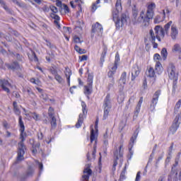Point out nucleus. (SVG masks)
Listing matches in <instances>:
<instances>
[{
    "label": "nucleus",
    "mask_w": 181,
    "mask_h": 181,
    "mask_svg": "<svg viewBox=\"0 0 181 181\" xmlns=\"http://www.w3.org/2000/svg\"><path fill=\"white\" fill-rule=\"evenodd\" d=\"M115 73H117V70L115 69H110L107 72V77L109 79V84H108V88H111L112 87H114V85L115 84V78H114V76L115 75Z\"/></svg>",
    "instance_id": "15"
},
{
    "label": "nucleus",
    "mask_w": 181,
    "mask_h": 181,
    "mask_svg": "<svg viewBox=\"0 0 181 181\" xmlns=\"http://www.w3.org/2000/svg\"><path fill=\"white\" fill-rule=\"evenodd\" d=\"M143 86H144V88H146L148 87V84H147V82H146V78H145L144 80Z\"/></svg>",
    "instance_id": "61"
},
{
    "label": "nucleus",
    "mask_w": 181,
    "mask_h": 181,
    "mask_svg": "<svg viewBox=\"0 0 181 181\" xmlns=\"http://www.w3.org/2000/svg\"><path fill=\"white\" fill-rule=\"evenodd\" d=\"M181 107V99H180L177 103L175 104V108H174V112H178L179 110L180 109Z\"/></svg>",
    "instance_id": "36"
},
{
    "label": "nucleus",
    "mask_w": 181,
    "mask_h": 181,
    "mask_svg": "<svg viewBox=\"0 0 181 181\" xmlns=\"http://www.w3.org/2000/svg\"><path fill=\"white\" fill-rule=\"evenodd\" d=\"M166 19V11L163 10L162 12H159L155 18H154V23H160V22H163Z\"/></svg>",
    "instance_id": "20"
},
{
    "label": "nucleus",
    "mask_w": 181,
    "mask_h": 181,
    "mask_svg": "<svg viewBox=\"0 0 181 181\" xmlns=\"http://www.w3.org/2000/svg\"><path fill=\"white\" fill-rule=\"evenodd\" d=\"M160 54L163 60H166L168 59V49L166 48H163Z\"/></svg>",
    "instance_id": "34"
},
{
    "label": "nucleus",
    "mask_w": 181,
    "mask_h": 181,
    "mask_svg": "<svg viewBox=\"0 0 181 181\" xmlns=\"http://www.w3.org/2000/svg\"><path fill=\"white\" fill-rule=\"evenodd\" d=\"M31 114H32L33 118V119H35V121H39V117H40L39 114H37L35 112Z\"/></svg>",
    "instance_id": "44"
},
{
    "label": "nucleus",
    "mask_w": 181,
    "mask_h": 181,
    "mask_svg": "<svg viewBox=\"0 0 181 181\" xmlns=\"http://www.w3.org/2000/svg\"><path fill=\"white\" fill-rule=\"evenodd\" d=\"M179 165V160H175V164L171 168V175H175V177L173 179V181H177V165Z\"/></svg>",
    "instance_id": "22"
},
{
    "label": "nucleus",
    "mask_w": 181,
    "mask_h": 181,
    "mask_svg": "<svg viewBox=\"0 0 181 181\" xmlns=\"http://www.w3.org/2000/svg\"><path fill=\"white\" fill-rule=\"evenodd\" d=\"M146 12L142 10L140 12L139 17L138 18L139 22L143 23L144 26H149V23L151 19H153L155 16V10L156 9V4L151 2L146 5Z\"/></svg>",
    "instance_id": "2"
},
{
    "label": "nucleus",
    "mask_w": 181,
    "mask_h": 181,
    "mask_svg": "<svg viewBox=\"0 0 181 181\" xmlns=\"http://www.w3.org/2000/svg\"><path fill=\"white\" fill-rule=\"evenodd\" d=\"M146 75L149 78H153V83L156 81V72L153 67L149 66L146 71Z\"/></svg>",
    "instance_id": "21"
},
{
    "label": "nucleus",
    "mask_w": 181,
    "mask_h": 181,
    "mask_svg": "<svg viewBox=\"0 0 181 181\" xmlns=\"http://www.w3.org/2000/svg\"><path fill=\"white\" fill-rule=\"evenodd\" d=\"M6 66L10 70H22V66L19 65L18 62H13L11 64H6Z\"/></svg>",
    "instance_id": "25"
},
{
    "label": "nucleus",
    "mask_w": 181,
    "mask_h": 181,
    "mask_svg": "<svg viewBox=\"0 0 181 181\" xmlns=\"http://www.w3.org/2000/svg\"><path fill=\"white\" fill-rule=\"evenodd\" d=\"M13 94L16 98H21V94H19V92H13Z\"/></svg>",
    "instance_id": "58"
},
{
    "label": "nucleus",
    "mask_w": 181,
    "mask_h": 181,
    "mask_svg": "<svg viewBox=\"0 0 181 181\" xmlns=\"http://www.w3.org/2000/svg\"><path fill=\"white\" fill-rule=\"evenodd\" d=\"M103 139H108V129H106L105 133L103 135Z\"/></svg>",
    "instance_id": "59"
},
{
    "label": "nucleus",
    "mask_w": 181,
    "mask_h": 181,
    "mask_svg": "<svg viewBox=\"0 0 181 181\" xmlns=\"http://www.w3.org/2000/svg\"><path fill=\"white\" fill-rule=\"evenodd\" d=\"M13 111L16 115H19L18 117V125L20 127V139L21 141L18 143V156L17 160H23L25 158L23 156L25 155V151H26V146H25V141H26V137L28 134L25 132V124L23 123V120L22 119V116L21 115V110H19V106L18 105V103L16 101L13 102Z\"/></svg>",
    "instance_id": "1"
},
{
    "label": "nucleus",
    "mask_w": 181,
    "mask_h": 181,
    "mask_svg": "<svg viewBox=\"0 0 181 181\" xmlns=\"http://www.w3.org/2000/svg\"><path fill=\"white\" fill-rule=\"evenodd\" d=\"M112 107V105L111 104V95L110 93H107L103 101V120H105L107 119V118H108V115H110V110H111Z\"/></svg>",
    "instance_id": "6"
},
{
    "label": "nucleus",
    "mask_w": 181,
    "mask_h": 181,
    "mask_svg": "<svg viewBox=\"0 0 181 181\" xmlns=\"http://www.w3.org/2000/svg\"><path fill=\"white\" fill-rule=\"evenodd\" d=\"M179 35V30L177 29V27L175 25H170V36L173 40H176L177 39V36Z\"/></svg>",
    "instance_id": "18"
},
{
    "label": "nucleus",
    "mask_w": 181,
    "mask_h": 181,
    "mask_svg": "<svg viewBox=\"0 0 181 181\" xmlns=\"http://www.w3.org/2000/svg\"><path fill=\"white\" fill-rule=\"evenodd\" d=\"M173 53H181V47L179 44H175L172 48Z\"/></svg>",
    "instance_id": "31"
},
{
    "label": "nucleus",
    "mask_w": 181,
    "mask_h": 181,
    "mask_svg": "<svg viewBox=\"0 0 181 181\" xmlns=\"http://www.w3.org/2000/svg\"><path fill=\"white\" fill-rule=\"evenodd\" d=\"M167 71L168 74V77L170 80H173V90H176V87H177V80H179V74H176V66L173 64H169Z\"/></svg>",
    "instance_id": "5"
},
{
    "label": "nucleus",
    "mask_w": 181,
    "mask_h": 181,
    "mask_svg": "<svg viewBox=\"0 0 181 181\" xmlns=\"http://www.w3.org/2000/svg\"><path fill=\"white\" fill-rule=\"evenodd\" d=\"M57 6H62V1H59V0H57Z\"/></svg>",
    "instance_id": "64"
},
{
    "label": "nucleus",
    "mask_w": 181,
    "mask_h": 181,
    "mask_svg": "<svg viewBox=\"0 0 181 181\" xmlns=\"http://www.w3.org/2000/svg\"><path fill=\"white\" fill-rule=\"evenodd\" d=\"M71 74L73 73L71 72V69L69 68V66L65 67V76L66 78V81L68 83V86H70V78L71 77Z\"/></svg>",
    "instance_id": "28"
},
{
    "label": "nucleus",
    "mask_w": 181,
    "mask_h": 181,
    "mask_svg": "<svg viewBox=\"0 0 181 181\" xmlns=\"http://www.w3.org/2000/svg\"><path fill=\"white\" fill-rule=\"evenodd\" d=\"M64 11L65 13H70V8L67 4H64Z\"/></svg>",
    "instance_id": "49"
},
{
    "label": "nucleus",
    "mask_w": 181,
    "mask_h": 181,
    "mask_svg": "<svg viewBox=\"0 0 181 181\" xmlns=\"http://www.w3.org/2000/svg\"><path fill=\"white\" fill-rule=\"evenodd\" d=\"M119 61H120L119 53L117 52L116 54H115L114 65L112 68H110V69L117 70L118 69V64H119Z\"/></svg>",
    "instance_id": "29"
},
{
    "label": "nucleus",
    "mask_w": 181,
    "mask_h": 181,
    "mask_svg": "<svg viewBox=\"0 0 181 181\" xmlns=\"http://www.w3.org/2000/svg\"><path fill=\"white\" fill-rule=\"evenodd\" d=\"M181 119V114L180 115H177L173 122V124L171 126V127L170 128V134H172L173 135V134H175L176 132V131H177V129H179V127L180 125V122H179V120Z\"/></svg>",
    "instance_id": "13"
},
{
    "label": "nucleus",
    "mask_w": 181,
    "mask_h": 181,
    "mask_svg": "<svg viewBox=\"0 0 181 181\" xmlns=\"http://www.w3.org/2000/svg\"><path fill=\"white\" fill-rule=\"evenodd\" d=\"M98 4H100V0H97L96 3L92 5V8H91L92 12H95V11H97V8H98L97 5H98Z\"/></svg>",
    "instance_id": "40"
},
{
    "label": "nucleus",
    "mask_w": 181,
    "mask_h": 181,
    "mask_svg": "<svg viewBox=\"0 0 181 181\" xmlns=\"http://www.w3.org/2000/svg\"><path fill=\"white\" fill-rule=\"evenodd\" d=\"M81 40L80 39V37H78V36L77 35H74V43H81Z\"/></svg>",
    "instance_id": "45"
},
{
    "label": "nucleus",
    "mask_w": 181,
    "mask_h": 181,
    "mask_svg": "<svg viewBox=\"0 0 181 181\" xmlns=\"http://www.w3.org/2000/svg\"><path fill=\"white\" fill-rule=\"evenodd\" d=\"M141 111V106H138L136 105V109H135V111H134V115L138 117V114H139Z\"/></svg>",
    "instance_id": "48"
},
{
    "label": "nucleus",
    "mask_w": 181,
    "mask_h": 181,
    "mask_svg": "<svg viewBox=\"0 0 181 181\" xmlns=\"http://www.w3.org/2000/svg\"><path fill=\"white\" fill-rule=\"evenodd\" d=\"M159 95H160V91H156L153 95V98L151 100V104L150 105V108H151V110H155V107L158 104V100H159Z\"/></svg>",
    "instance_id": "19"
},
{
    "label": "nucleus",
    "mask_w": 181,
    "mask_h": 181,
    "mask_svg": "<svg viewBox=\"0 0 181 181\" xmlns=\"http://www.w3.org/2000/svg\"><path fill=\"white\" fill-rule=\"evenodd\" d=\"M49 16L52 19H54V23H55V25H59V21H60V16H59L57 14H54V13H50Z\"/></svg>",
    "instance_id": "32"
},
{
    "label": "nucleus",
    "mask_w": 181,
    "mask_h": 181,
    "mask_svg": "<svg viewBox=\"0 0 181 181\" xmlns=\"http://www.w3.org/2000/svg\"><path fill=\"white\" fill-rule=\"evenodd\" d=\"M12 85L9 83V81L6 79H0V87L2 88L3 91L9 94L11 93V90L8 89V87H11Z\"/></svg>",
    "instance_id": "16"
},
{
    "label": "nucleus",
    "mask_w": 181,
    "mask_h": 181,
    "mask_svg": "<svg viewBox=\"0 0 181 181\" xmlns=\"http://www.w3.org/2000/svg\"><path fill=\"white\" fill-rule=\"evenodd\" d=\"M119 83L120 85L122 86V88H124V85L127 84V73L124 71L120 76L119 78Z\"/></svg>",
    "instance_id": "30"
},
{
    "label": "nucleus",
    "mask_w": 181,
    "mask_h": 181,
    "mask_svg": "<svg viewBox=\"0 0 181 181\" xmlns=\"http://www.w3.org/2000/svg\"><path fill=\"white\" fill-rule=\"evenodd\" d=\"M45 42L47 43V46L48 47H49V49H53V48L56 47V46L53 45V44H52V42H50V41L45 40Z\"/></svg>",
    "instance_id": "46"
},
{
    "label": "nucleus",
    "mask_w": 181,
    "mask_h": 181,
    "mask_svg": "<svg viewBox=\"0 0 181 181\" xmlns=\"http://www.w3.org/2000/svg\"><path fill=\"white\" fill-rule=\"evenodd\" d=\"M40 97L44 100V101H47V95L42 93Z\"/></svg>",
    "instance_id": "56"
},
{
    "label": "nucleus",
    "mask_w": 181,
    "mask_h": 181,
    "mask_svg": "<svg viewBox=\"0 0 181 181\" xmlns=\"http://www.w3.org/2000/svg\"><path fill=\"white\" fill-rule=\"evenodd\" d=\"M113 156L115 159L113 160V165L112 169L113 172H115L117 170V165H118V160L119 158H124V141H119V146L114 151Z\"/></svg>",
    "instance_id": "4"
},
{
    "label": "nucleus",
    "mask_w": 181,
    "mask_h": 181,
    "mask_svg": "<svg viewBox=\"0 0 181 181\" xmlns=\"http://www.w3.org/2000/svg\"><path fill=\"white\" fill-rule=\"evenodd\" d=\"M101 160H102V157L100 156L98 160L99 173H101V168H103V163H101Z\"/></svg>",
    "instance_id": "50"
},
{
    "label": "nucleus",
    "mask_w": 181,
    "mask_h": 181,
    "mask_svg": "<svg viewBox=\"0 0 181 181\" xmlns=\"http://www.w3.org/2000/svg\"><path fill=\"white\" fill-rule=\"evenodd\" d=\"M41 9L43 12H45V13H47V12L50 11V7L47 6H44Z\"/></svg>",
    "instance_id": "47"
},
{
    "label": "nucleus",
    "mask_w": 181,
    "mask_h": 181,
    "mask_svg": "<svg viewBox=\"0 0 181 181\" xmlns=\"http://www.w3.org/2000/svg\"><path fill=\"white\" fill-rule=\"evenodd\" d=\"M90 144H93L94 141L97 144L98 139V119L95 122V130L93 128L90 129Z\"/></svg>",
    "instance_id": "12"
},
{
    "label": "nucleus",
    "mask_w": 181,
    "mask_h": 181,
    "mask_svg": "<svg viewBox=\"0 0 181 181\" xmlns=\"http://www.w3.org/2000/svg\"><path fill=\"white\" fill-rule=\"evenodd\" d=\"M38 166H39L40 170H43V163H38Z\"/></svg>",
    "instance_id": "62"
},
{
    "label": "nucleus",
    "mask_w": 181,
    "mask_h": 181,
    "mask_svg": "<svg viewBox=\"0 0 181 181\" xmlns=\"http://www.w3.org/2000/svg\"><path fill=\"white\" fill-rule=\"evenodd\" d=\"M142 103H144V97L141 96V97H140V99H139L136 105L139 106V107H141L142 106Z\"/></svg>",
    "instance_id": "54"
},
{
    "label": "nucleus",
    "mask_w": 181,
    "mask_h": 181,
    "mask_svg": "<svg viewBox=\"0 0 181 181\" xmlns=\"http://www.w3.org/2000/svg\"><path fill=\"white\" fill-rule=\"evenodd\" d=\"M48 117H49L51 129H56V128H57V119H56V113L54 112V108H53V107H49Z\"/></svg>",
    "instance_id": "10"
},
{
    "label": "nucleus",
    "mask_w": 181,
    "mask_h": 181,
    "mask_svg": "<svg viewBox=\"0 0 181 181\" xmlns=\"http://www.w3.org/2000/svg\"><path fill=\"white\" fill-rule=\"evenodd\" d=\"M32 54L33 56L34 62H39V59L37 58V56L36 55V52H35L34 51H32Z\"/></svg>",
    "instance_id": "53"
},
{
    "label": "nucleus",
    "mask_w": 181,
    "mask_h": 181,
    "mask_svg": "<svg viewBox=\"0 0 181 181\" xmlns=\"http://www.w3.org/2000/svg\"><path fill=\"white\" fill-rule=\"evenodd\" d=\"M0 4H1V6L4 8V9H5V11H6V12H8V13H12V11H11V9H9L8 6H6L5 2H4V0H0Z\"/></svg>",
    "instance_id": "35"
},
{
    "label": "nucleus",
    "mask_w": 181,
    "mask_h": 181,
    "mask_svg": "<svg viewBox=\"0 0 181 181\" xmlns=\"http://www.w3.org/2000/svg\"><path fill=\"white\" fill-rule=\"evenodd\" d=\"M103 52L100 56V66L103 67L104 64V62H105V56H107V52H108V48L106 47V45L103 46Z\"/></svg>",
    "instance_id": "26"
},
{
    "label": "nucleus",
    "mask_w": 181,
    "mask_h": 181,
    "mask_svg": "<svg viewBox=\"0 0 181 181\" xmlns=\"http://www.w3.org/2000/svg\"><path fill=\"white\" fill-rule=\"evenodd\" d=\"M2 125H3L4 128H5L6 129H8L10 128L9 123H8V122L6 120H4L2 122Z\"/></svg>",
    "instance_id": "43"
},
{
    "label": "nucleus",
    "mask_w": 181,
    "mask_h": 181,
    "mask_svg": "<svg viewBox=\"0 0 181 181\" xmlns=\"http://www.w3.org/2000/svg\"><path fill=\"white\" fill-rule=\"evenodd\" d=\"M155 71L157 74H162L163 73V66L159 61H156V62Z\"/></svg>",
    "instance_id": "27"
},
{
    "label": "nucleus",
    "mask_w": 181,
    "mask_h": 181,
    "mask_svg": "<svg viewBox=\"0 0 181 181\" xmlns=\"http://www.w3.org/2000/svg\"><path fill=\"white\" fill-rule=\"evenodd\" d=\"M112 18L117 29L122 28L123 25H125V23H127V15L125 13H122L119 18V17L118 16V13H112Z\"/></svg>",
    "instance_id": "7"
},
{
    "label": "nucleus",
    "mask_w": 181,
    "mask_h": 181,
    "mask_svg": "<svg viewBox=\"0 0 181 181\" xmlns=\"http://www.w3.org/2000/svg\"><path fill=\"white\" fill-rule=\"evenodd\" d=\"M94 81V74H88L86 81L87 85L83 88L85 95H91L93 94V83Z\"/></svg>",
    "instance_id": "8"
},
{
    "label": "nucleus",
    "mask_w": 181,
    "mask_h": 181,
    "mask_svg": "<svg viewBox=\"0 0 181 181\" xmlns=\"http://www.w3.org/2000/svg\"><path fill=\"white\" fill-rule=\"evenodd\" d=\"M30 83L33 84H35L36 86H40L42 84V82L39 79H35V78H31L30 79Z\"/></svg>",
    "instance_id": "38"
},
{
    "label": "nucleus",
    "mask_w": 181,
    "mask_h": 181,
    "mask_svg": "<svg viewBox=\"0 0 181 181\" xmlns=\"http://www.w3.org/2000/svg\"><path fill=\"white\" fill-rule=\"evenodd\" d=\"M74 49L76 50V52H77L80 54H84V53H86V49H83L80 48V47H78V45H75Z\"/></svg>",
    "instance_id": "37"
},
{
    "label": "nucleus",
    "mask_w": 181,
    "mask_h": 181,
    "mask_svg": "<svg viewBox=\"0 0 181 181\" xmlns=\"http://www.w3.org/2000/svg\"><path fill=\"white\" fill-rule=\"evenodd\" d=\"M83 170L84 175L82 176V181H88L90 176L93 175V170H91V164H87Z\"/></svg>",
    "instance_id": "14"
},
{
    "label": "nucleus",
    "mask_w": 181,
    "mask_h": 181,
    "mask_svg": "<svg viewBox=\"0 0 181 181\" xmlns=\"http://www.w3.org/2000/svg\"><path fill=\"white\" fill-rule=\"evenodd\" d=\"M160 59H162V57H160V55L158 53L155 54L153 56V59L156 61H159L160 60Z\"/></svg>",
    "instance_id": "52"
},
{
    "label": "nucleus",
    "mask_w": 181,
    "mask_h": 181,
    "mask_svg": "<svg viewBox=\"0 0 181 181\" xmlns=\"http://www.w3.org/2000/svg\"><path fill=\"white\" fill-rule=\"evenodd\" d=\"M141 180V171H139L136 173L135 181H140Z\"/></svg>",
    "instance_id": "55"
},
{
    "label": "nucleus",
    "mask_w": 181,
    "mask_h": 181,
    "mask_svg": "<svg viewBox=\"0 0 181 181\" xmlns=\"http://www.w3.org/2000/svg\"><path fill=\"white\" fill-rule=\"evenodd\" d=\"M49 9L50 11H52V13H57V12H59V9H57V7L54 6H49Z\"/></svg>",
    "instance_id": "41"
},
{
    "label": "nucleus",
    "mask_w": 181,
    "mask_h": 181,
    "mask_svg": "<svg viewBox=\"0 0 181 181\" xmlns=\"http://www.w3.org/2000/svg\"><path fill=\"white\" fill-rule=\"evenodd\" d=\"M82 107V113L79 114V117L78 119V122L75 124L76 128H80L81 125H83V122H84V118L86 117V115L88 112L87 110V105L84 101L81 102Z\"/></svg>",
    "instance_id": "9"
},
{
    "label": "nucleus",
    "mask_w": 181,
    "mask_h": 181,
    "mask_svg": "<svg viewBox=\"0 0 181 181\" xmlns=\"http://www.w3.org/2000/svg\"><path fill=\"white\" fill-rule=\"evenodd\" d=\"M49 73L54 76V80H56L57 82L59 83V84H63L64 83V79L63 78V76L62 75L59 74V72L57 71V66H52L49 69Z\"/></svg>",
    "instance_id": "11"
},
{
    "label": "nucleus",
    "mask_w": 181,
    "mask_h": 181,
    "mask_svg": "<svg viewBox=\"0 0 181 181\" xmlns=\"http://www.w3.org/2000/svg\"><path fill=\"white\" fill-rule=\"evenodd\" d=\"M92 33H103V25L96 22L92 25Z\"/></svg>",
    "instance_id": "23"
},
{
    "label": "nucleus",
    "mask_w": 181,
    "mask_h": 181,
    "mask_svg": "<svg viewBox=\"0 0 181 181\" xmlns=\"http://www.w3.org/2000/svg\"><path fill=\"white\" fill-rule=\"evenodd\" d=\"M149 33V40L151 42L153 49H158V43L155 42L156 40V37H155V33L153 32V30H150Z\"/></svg>",
    "instance_id": "24"
},
{
    "label": "nucleus",
    "mask_w": 181,
    "mask_h": 181,
    "mask_svg": "<svg viewBox=\"0 0 181 181\" xmlns=\"http://www.w3.org/2000/svg\"><path fill=\"white\" fill-rule=\"evenodd\" d=\"M103 144L105 146H108V139H105L103 141Z\"/></svg>",
    "instance_id": "63"
},
{
    "label": "nucleus",
    "mask_w": 181,
    "mask_h": 181,
    "mask_svg": "<svg viewBox=\"0 0 181 181\" xmlns=\"http://www.w3.org/2000/svg\"><path fill=\"white\" fill-rule=\"evenodd\" d=\"M88 57L87 55H82L79 57L80 62H86Z\"/></svg>",
    "instance_id": "51"
},
{
    "label": "nucleus",
    "mask_w": 181,
    "mask_h": 181,
    "mask_svg": "<svg viewBox=\"0 0 181 181\" xmlns=\"http://www.w3.org/2000/svg\"><path fill=\"white\" fill-rule=\"evenodd\" d=\"M173 23V21H170L168 23H167L164 28L162 27V25H156L154 28V35L155 37L158 40V42H161L162 39L165 37V35H167L169 36V30H170V26H172Z\"/></svg>",
    "instance_id": "3"
},
{
    "label": "nucleus",
    "mask_w": 181,
    "mask_h": 181,
    "mask_svg": "<svg viewBox=\"0 0 181 181\" xmlns=\"http://www.w3.org/2000/svg\"><path fill=\"white\" fill-rule=\"evenodd\" d=\"M115 8L117 11H119V9H122V4L121 3V0L116 1Z\"/></svg>",
    "instance_id": "39"
},
{
    "label": "nucleus",
    "mask_w": 181,
    "mask_h": 181,
    "mask_svg": "<svg viewBox=\"0 0 181 181\" xmlns=\"http://www.w3.org/2000/svg\"><path fill=\"white\" fill-rule=\"evenodd\" d=\"M95 153H97V143L95 141V145L93 146V150L92 152L93 158H95Z\"/></svg>",
    "instance_id": "42"
},
{
    "label": "nucleus",
    "mask_w": 181,
    "mask_h": 181,
    "mask_svg": "<svg viewBox=\"0 0 181 181\" xmlns=\"http://www.w3.org/2000/svg\"><path fill=\"white\" fill-rule=\"evenodd\" d=\"M132 15H133V18H134V19H136V16H138V11L137 10H133L132 11Z\"/></svg>",
    "instance_id": "57"
},
{
    "label": "nucleus",
    "mask_w": 181,
    "mask_h": 181,
    "mask_svg": "<svg viewBox=\"0 0 181 181\" xmlns=\"http://www.w3.org/2000/svg\"><path fill=\"white\" fill-rule=\"evenodd\" d=\"M33 175V170L30 169V171L27 173V176H32Z\"/></svg>",
    "instance_id": "60"
},
{
    "label": "nucleus",
    "mask_w": 181,
    "mask_h": 181,
    "mask_svg": "<svg viewBox=\"0 0 181 181\" xmlns=\"http://www.w3.org/2000/svg\"><path fill=\"white\" fill-rule=\"evenodd\" d=\"M26 92L28 93L29 97H30L33 99L36 98V94H35V93H33V91L32 90V88H26Z\"/></svg>",
    "instance_id": "33"
},
{
    "label": "nucleus",
    "mask_w": 181,
    "mask_h": 181,
    "mask_svg": "<svg viewBox=\"0 0 181 181\" xmlns=\"http://www.w3.org/2000/svg\"><path fill=\"white\" fill-rule=\"evenodd\" d=\"M136 138H138V130H136L130 139V143L129 145H131V147L129 148V152L130 154V158H132V155H134V151H132V148H134V144L135 141H136Z\"/></svg>",
    "instance_id": "17"
}]
</instances>
